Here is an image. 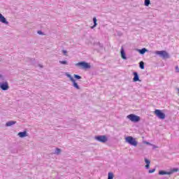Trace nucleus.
<instances>
[{
  "label": "nucleus",
  "instance_id": "7ed1b4c3",
  "mask_svg": "<svg viewBox=\"0 0 179 179\" xmlns=\"http://www.w3.org/2000/svg\"><path fill=\"white\" fill-rule=\"evenodd\" d=\"M127 118H128V120H129L131 122L134 123L139 122V121H141V117L135 114H130L127 116Z\"/></svg>",
  "mask_w": 179,
  "mask_h": 179
},
{
  "label": "nucleus",
  "instance_id": "9b49d317",
  "mask_svg": "<svg viewBox=\"0 0 179 179\" xmlns=\"http://www.w3.org/2000/svg\"><path fill=\"white\" fill-rule=\"evenodd\" d=\"M120 54L122 59H127V55L125 54V50H124L123 47H122L120 50Z\"/></svg>",
  "mask_w": 179,
  "mask_h": 179
},
{
  "label": "nucleus",
  "instance_id": "f257e3e1",
  "mask_svg": "<svg viewBox=\"0 0 179 179\" xmlns=\"http://www.w3.org/2000/svg\"><path fill=\"white\" fill-rule=\"evenodd\" d=\"M155 54L159 55V57L163 59H169V58H170V55H169V52L166 50H156Z\"/></svg>",
  "mask_w": 179,
  "mask_h": 179
},
{
  "label": "nucleus",
  "instance_id": "6e6552de",
  "mask_svg": "<svg viewBox=\"0 0 179 179\" xmlns=\"http://www.w3.org/2000/svg\"><path fill=\"white\" fill-rule=\"evenodd\" d=\"M134 75V78H133V82H141V80L139 79V74L138 72L134 71L133 73Z\"/></svg>",
  "mask_w": 179,
  "mask_h": 179
},
{
  "label": "nucleus",
  "instance_id": "5701e85b",
  "mask_svg": "<svg viewBox=\"0 0 179 179\" xmlns=\"http://www.w3.org/2000/svg\"><path fill=\"white\" fill-rule=\"evenodd\" d=\"M144 5L145 6H149L150 5V0H145Z\"/></svg>",
  "mask_w": 179,
  "mask_h": 179
},
{
  "label": "nucleus",
  "instance_id": "a211bd4d",
  "mask_svg": "<svg viewBox=\"0 0 179 179\" xmlns=\"http://www.w3.org/2000/svg\"><path fill=\"white\" fill-rule=\"evenodd\" d=\"M139 68L141 69H145V62H143V61L139 62Z\"/></svg>",
  "mask_w": 179,
  "mask_h": 179
},
{
  "label": "nucleus",
  "instance_id": "ddd939ff",
  "mask_svg": "<svg viewBox=\"0 0 179 179\" xmlns=\"http://www.w3.org/2000/svg\"><path fill=\"white\" fill-rule=\"evenodd\" d=\"M0 22H1V23H4V24H8V21H6V18H5V17L3 15H2V14L0 13Z\"/></svg>",
  "mask_w": 179,
  "mask_h": 179
},
{
  "label": "nucleus",
  "instance_id": "2eb2a0df",
  "mask_svg": "<svg viewBox=\"0 0 179 179\" xmlns=\"http://www.w3.org/2000/svg\"><path fill=\"white\" fill-rule=\"evenodd\" d=\"M18 136H20V138H24L27 136V131L20 132L18 133Z\"/></svg>",
  "mask_w": 179,
  "mask_h": 179
},
{
  "label": "nucleus",
  "instance_id": "393cba45",
  "mask_svg": "<svg viewBox=\"0 0 179 179\" xmlns=\"http://www.w3.org/2000/svg\"><path fill=\"white\" fill-rule=\"evenodd\" d=\"M155 171H156V168H154L152 169H150L148 171V173H149V174H152V173H155Z\"/></svg>",
  "mask_w": 179,
  "mask_h": 179
},
{
  "label": "nucleus",
  "instance_id": "9d476101",
  "mask_svg": "<svg viewBox=\"0 0 179 179\" xmlns=\"http://www.w3.org/2000/svg\"><path fill=\"white\" fill-rule=\"evenodd\" d=\"M144 162H145V163L146 164L145 166L146 170H149V169L150 168V160L148 159V158H145L144 159Z\"/></svg>",
  "mask_w": 179,
  "mask_h": 179
},
{
  "label": "nucleus",
  "instance_id": "c756f323",
  "mask_svg": "<svg viewBox=\"0 0 179 179\" xmlns=\"http://www.w3.org/2000/svg\"><path fill=\"white\" fill-rule=\"evenodd\" d=\"M38 34H43V32L41 31H38Z\"/></svg>",
  "mask_w": 179,
  "mask_h": 179
},
{
  "label": "nucleus",
  "instance_id": "4468645a",
  "mask_svg": "<svg viewBox=\"0 0 179 179\" xmlns=\"http://www.w3.org/2000/svg\"><path fill=\"white\" fill-rule=\"evenodd\" d=\"M159 176H170L169 171H159Z\"/></svg>",
  "mask_w": 179,
  "mask_h": 179
},
{
  "label": "nucleus",
  "instance_id": "f3484780",
  "mask_svg": "<svg viewBox=\"0 0 179 179\" xmlns=\"http://www.w3.org/2000/svg\"><path fill=\"white\" fill-rule=\"evenodd\" d=\"M15 124H16V121H9L6 123V127H11V125H15Z\"/></svg>",
  "mask_w": 179,
  "mask_h": 179
},
{
  "label": "nucleus",
  "instance_id": "412c9836",
  "mask_svg": "<svg viewBox=\"0 0 179 179\" xmlns=\"http://www.w3.org/2000/svg\"><path fill=\"white\" fill-rule=\"evenodd\" d=\"M66 76H67V78H69L71 80V82H72L73 80H74L75 78H73V77H72V76L68 73H66Z\"/></svg>",
  "mask_w": 179,
  "mask_h": 179
},
{
  "label": "nucleus",
  "instance_id": "39448f33",
  "mask_svg": "<svg viewBox=\"0 0 179 179\" xmlns=\"http://www.w3.org/2000/svg\"><path fill=\"white\" fill-rule=\"evenodd\" d=\"M76 66H80L82 69H90L92 68L90 64L86 62H80L76 64Z\"/></svg>",
  "mask_w": 179,
  "mask_h": 179
},
{
  "label": "nucleus",
  "instance_id": "7c9ffc66",
  "mask_svg": "<svg viewBox=\"0 0 179 179\" xmlns=\"http://www.w3.org/2000/svg\"><path fill=\"white\" fill-rule=\"evenodd\" d=\"M0 78H1V75H0Z\"/></svg>",
  "mask_w": 179,
  "mask_h": 179
},
{
  "label": "nucleus",
  "instance_id": "aec40b11",
  "mask_svg": "<svg viewBox=\"0 0 179 179\" xmlns=\"http://www.w3.org/2000/svg\"><path fill=\"white\" fill-rule=\"evenodd\" d=\"M59 63L61 64L62 65H68V61L66 60H60L59 61Z\"/></svg>",
  "mask_w": 179,
  "mask_h": 179
},
{
  "label": "nucleus",
  "instance_id": "423d86ee",
  "mask_svg": "<svg viewBox=\"0 0 179 179\" xmlns=\"http://www.w3.org/2000/svg\"><path fill=\"white\" fill-rule=\"evenodd\" d=\"M154 114L157 117V118H159V120H164V118H166V114L160 109H155Z\"/></svg>",
  "mask_w": 179,
  "mask_h": 179
},
{
  "label": "nucleus",
  "instance_id": "bb28decb",
  "mask_svg": "<svg viewBox=\"0 0 179 179\" xmlns=\"http://www.w3.org/2000/svg\"><path fill=\"white\" fill-rule=\"evenodd\" d=\"M176 72L177 73H179V68H178V66H176Z\"/></svg>",
  "mask_w": 179,
  "mask_h": 179
},
{
  "label": "nucleus",
  "instance_id": "dca6fc26",
  "mask_svg": "<svg viewBox=\"0 0 179 179\" xmlns=\"http://www.w3.org/2000/svg\"><path fill=\"white\" fill-rule=\"evenodd\" d=\"M93 22H94V25L91 27V29H94L97 26V18L96 17H93Z\"/></svg>",
  "mask_w": 179,
  "mask_h": 179
},
{
  "label": "nucleus",
  "instance_id": "20e7f679",
  "mask_svg": "<svg viewBox=\"0 0 179 179\" xmlns=\"http://www.w3.org/2000/svg\"><path fill=\"white\" fill-rule=\"evenodd\" d=\"M95 141H97V142H101V143H106L108 141V138H107V136L102 135V136H94Z\"/></svg>",
  "mask_w": 179,
  "mask_h": 179
},
{
  "label": "nucleus",
  "instance_id": "cd10ccee",
  "mask_svg": "<svg viewBox=\"0 0 179 179\" xmlns=\"http://www.w3.org/2000/svg\"><path fill=\"white\" fill-rule=\"evenodd\" d=\"M62 52H63L64 55H66V54L68 53V52L66 50H62Z\"/></svg>",
  "mask_w": 179,
  "mask_h": 179
},
{
  "label": "nucleus",
  "instance_id": "f03ea898",
  "mask_svg": "<svg viewBox=\"0 0 179 179\" xmlns=\"http://www.w3.org/2000/svg\"><path fill=\"white\" fill-rule=\"evenodd\" d=\"M125 141L127 143H129V145H131V146L136 147L138 146V141L135 139V138L129 136L125 138Z\"/></svg>",
  "mask_w": 179,
  "mask_h": 179
},
{
  "label": "nucleus",
  "instance_id": "a878e982",
  "mask_svg": "<svg viewBox=\"0 0 179 179\" xmlns=\"http://www.w3.org/2000/svg\"><path fill=\"white\" fill-rule=\"evenodd\" d=\"M55 153H56V155H59V153H61V149L56 148Z\"/></svg>",
  "mask_w": 179,
  "mask_h": 179
},
{
  "label": "nucleus",
  "instance_id": "6ab92c4d",
  "mask_svg": "<svg viewBox=\"0 0 179 179\" xmlns=\"http://www.w3.org/2000/svg\"><path fill=\"white\" fill-rule=\"evenodd\" d=\"M114 178V173H113L112 172H109L108 173V179H113Z\"/></svg>",
  "mask_w": 179,
  "mask_h": 179
},
{
  "label": "nucleus",
  "instance_id": "4be33fe9",
  "mask_svg": "<svg viewBox=\"0 0 179 179\" xmlns=\"http://www.w3.org/2000/svg\"><path fill=\"white\" fill-rule=\"evenodd\" d=\"M177 171H178V169L177 168H173V169H171L169 173H170V175L171 174H173V173H177Z\"/></svg>",
  "mask_w": 179,
  "mask_h": 179
},
{
  "label": "nucleus",
  "instance_id": "0eeeda50",
  "mask_svg": "<svg viewBox=\"0 0 179 179\" xmlns=\"http://www.w3.org/2000/svg\"><path fill=\"white\" fill-rule=\"evenodd\" d=\"M0 89L2 90H8L9 89V85L8 82L0 83Z\"/></svg>",
  "mask_w": 179,
  "mask_h": 179
},
{
  "label": "nucleus",
  "instance_id": "1a4fd4ad",
  "mask_svg": "<svg viewBox=\"0 0 179 179\" xmlns=\"http://www.w3.org/2000/svg\"><path fill=\"white\" fill-rule=\"evenodd\" d=\"M71 82L73 83V87H75L77 90H80V87L78 85V83H76V80L74 79L71 80Z\"/></svg>",
  "mask_w": 179,
  "mask_h": 179
},
{
  "label": "nucleus",
  "instance_id": "f8f14e48",
  "mask_svg": "<svg viewBox=\"0 0 179 179\" xmlns=\"http://www.w3.org/2000/svg\"><path fill=\"white\" fill-rule=\"evenodd\" d=\"M149 50L148 49H146V48H143L142 49H138V52H139V54H141V55H144V54L145 52H148Z\"/></svg>",
  "mask_w": 179,
  "mask_h": 179
},
{
  "label": "nucleus",
  "instance_id": "c85d7f7f",
  "mask_svg": "<svg viewBox=\"0 0 179 179\" xmlns=\"http://www.w3.org/2000/svg\"><path fill=\"white\" fill-rule=\"evenodd\" d=\"M144 143H145V145H151L150 143H149L148 141H145Z\"/></svg>",
  "mask_w": 179,
  "mask_h": 179
},
{
  "label": "nucleus",
  "instance_id": "b1692460",
  "mask_svg": "<svg viewBox=\"0 0 179 179\" xmlns=\"http://www.w3.org/2000/svg\"><path fill=\"white\" fill-rule=\"evenodd\" d=\"M73 76H74V78H76L77 80H80V79H82V76L78 74H74Z\"/></svg>",
  "mask_w": 179,
  "mask_h": 179
}]
</instances>
